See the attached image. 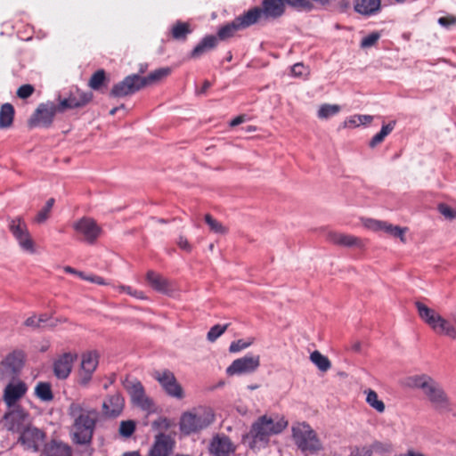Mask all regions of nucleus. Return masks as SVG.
I'll list each match as a JSON object with an SVG mask.
<instances>
[{
	"label": "nucleus",
	"instance_id": "nucleus-1",
	"mask_svg": "<svg viewBox=\"0 0 456 456\" xmlns=\"http://www.w3.org/2000/svg\"><path fill=\"white\" fill-rule=\"evenodd\" d=\"M68 414L73 420L70 433L73 443L80 445L91 444L99 420V411L85 407L82 403L72 402L69 405Z\"/></svg>",
	"mask_w": 456,
	"mask_h": 456
},
{
	"label": "nucleus",
	"instance_id": "nucleus-2",
	"mask_svg": "<svg viewBox=\"0 0 456 456\" xmlns=\"http://www.w3.org/2000/svg\"><path fill=\"white\" fill-rule=\"evenodd\" d=\"M406 384L411 388L421 389L436 410H450L451 403L446 393L430 376L425 374L411 376L407 379Z\"/></svg>",
	"mask_w": 456,
	"mask_h": 456
},
{
	"label": "nucleus",
	"instance_id": "nucleus-3",
	"mask_svg": "<svg viewBox=\"0 0 456 456\" xmlns=\"http://www.w3.org/2000/svg\"><path fill=\"white\" fill-rule=\"evenodd\" d=\"M216 415L208 406H197L182 413L179 429L184 436L197 434L214 423Z\"/></svg>",
	"mask_w": 456,
	"mask_h": 456
},
{
	"label": "nucleus",
	"instance_id": "nucleus-4",
	"mask_svg": "<svg viewBox=\"0 0 456 456\" xmlns=\"http://www.w3.org/2000/svg\"><path fill=\"white\" fill-rule=\"evenodd\" d=\"M288 422L282 417L264 415L259 417L253 424L249 431L253 443L266 444L270 436L281 433Z\"/></svg>",
	"mask_w": 456,
	"mask_h": 456
},
{
	"label": "nucleus",
	"instance_id": "nucleus-5",
	"mask_svg": "<svg viewBox=\"0 0 456 456\" xmlns=\"http://www.w3.org/2000/svg\"><path fill=\"white\" fill-rule=\"evenodd\" d=\"M418 314L421 320L427 323L435 333L456 338V318L453 322L442 317L434 309L429 308L425 304L418 301L415 303Z\"/></svg>",
	"mask_w": 456,
	"mask_h": 456
},
{
	"label": "nucleus",
	"instance_id": "nucleus-6",
	"mask_svg": "<svg viewBox=\"0 0 456 456\" xmlns=\"http://www.w3.org/2000/svg\"><path fill=\"white\" fill-rule=\"evenodd\" d=\"M292 436L297 447L305 452H316L322 448L315 431L305 422L292 427Z\"/></svg>",
	"mask_w": 456,
	"mask_h": 456
},
{
	"label": "nucleus",
	"instance_id": "nucleus-7",
	"mask_svg": "<svg viewBox=\"0 0 456 456\" xmlns=\"http://www.w3.org/2000/svg\"><path fill=\"white\" fill-rule=\"evenodd\" d=\"M152 377L159 383L168 396L176 399L184 397L183 389L171 370L167 369L157 370L152 372Z\"/></svg>",
	"mask_w": 456,
	"mask_h": 456
},
{
	"label": "nucleus",
	"instance_id": "nucleus-8",
	"mask_svg": "<svg viewBox=\"0 0 456 456\" xmlns=\"http://www.w3.org/2000/svg\"><path fill=\"white\" fill-rule=\"evenodd\" d=\"M8 227L22 249L34 252V241L22 217L9 218Z\"/></svg>",
	"mask_w": 456,
	"mask_h": 456
},
{
	"label": "nucleus",
	"instance_id": "nucleus-9",
	"mask_svg": "<svg viewBox=\"0 0 456 456\" xmlns=\"http://www.w3.org/2000/svg\"><path fill=\"white\" fill-rule=\"evenodd\" d=\"M28 418L27 411L20 405L12 407L0 419L2 428L9 432L20 433Z\"/></svg>",
	"mask_w": 456,
	"mask_h": 456
},
{
	"label": "nucleus",
	"instance_id": "nucleus-10",
	"mask_svg": "<svg viewBox=\"0 0 456 456\" xmlns=\"http://www.w3.org/2000/svg\"><path fill=\"white\" fill-rule=\"evenodd\" d=\"M76 233L88 244H94L102 233V228L90 217H82L73 224Z\"/></svg>",
	"mask_w": 456,
	"mask_h": 456
},
{
	"label": "nucleus",
	"instance_id": "nucleus-11",
	"mask_svg": "<svg viewBox=\"0 0 456 456\" xmlns=\"http://www.w3.org/2000/svg\"><path fill=\"white\" fill-rule=\"evenodd\" d=\"M24 365V354L21 351H13L0 362V379L14 378Z\"/></svg>",
	"mask_w": 456,
	"mask_h": 456
},
{
	"label": "nucleus",
	"instance_id": "nucleus-12",
	"mask_svg": "<svg viewBox=\"0 0 456 456\" xmlns=\"http://www.w3.org/2000/svg\"><path fill=\"white\" fill-rule=\"evenodd\" d=\"M260 366V356L247 354L234 360L226 369L229 376L243 375L255 372Z\"/></svg>",
	"mask_w": 456,
	"mask_h": 456
},
{
	"label": "nucleus",
	"instance_id": "nucleus-13",
	"mask_svg": "<svg viewBox=\"0 0 456 456\" xmlns=\"http://www.w3.org/2000/svg\"><path fill=\"white\" fill-rule=\"evenodd\" d=\"M143 87L144 85L141 76L137 74L129 75L113 86L110 95L112 97H125L134 94Z\"/></svg>",
	"mask_w": 456,
	"mask_h": 456
},
{
	"label": "nucleus",
	"instance_id": "nucleus-14",
	"mask_svg": "<svg viewBox=\"0 0 456 456\" xmlns=\"http://www.w3.org/2000/svg\"><path fill=\"white\" fill-rule=\"evenodd\" d=\"M56 112H60L59 105L55 106L53 103H41L37 108L33 116L29 118L28 125L30 127L38 126L47 127L52 124Z\"/></svg>",
	"mask_w": 456,
	"mask_h": 456
},
{
	"label": "nucleus",
	"instance_id": "nucleus-15",
	"mask_svg": "<svg viewBox=\"0 0 456 456\" xmlns=\"http://www.w3.org/2000/svg\"><path fill=\"white\" fill-rule=\"evenodd\" d=\"M98 354L96 352H87L82 354L81 368L78 372L77 383L86 387L92 379L93 373L98 366Z\"/></svg>",
	"mask_w": 456,
	"mask_h": 456
},
{
	"label": "nucleus",
	"instance_id": "nucleus-16",
	"mask_svg": "<svg viewBox=\"0 0 456 456\" xmlns=\"http://www.w3.org/2000/svg\"><path fill=\"white\" fill-rule=\"evenodd\" d=\"M93 99L91 92H85L78 88L71 91L69 97L60 101L59 111L62 112L67 109L81 108L88 104Z\"/></svg>",
	"mask_w": 456,
	"mask_h": 456
},
{
	"label": "nucleus",
	"instance_id": "nucleus-17",
	"mask_svg": "<svg viewBox=\"0 0 456 456\" xmlns=\"http://www.w3.org/2000/svg\"><path fill=\"white\" fill-rule=\"evenodd\" d=\"M208 450L212 456H230L234 453L236 446L229 436L217 434L212 437Z\"/></svg>",
	"mask_w": 456,
	"mask_h": 456
},
{
	"label": "nucleus",
	"instance_id": "nucleus-18",
	"mask_svg": "<svg viewBox=\"0 0 456 456\" xmlns=\"http://www.w3.org/2000/svg\"><path fill=\"white\" fill-rule=\"evenodd\" d=\"M123 385H124V387L126 388V390L130 395L132 401L135 404H137L142 408H146V407L150 406L151 402L147 398V396L145 395L144 387L139 380H137L135 379L126 378L124 380Z\"/></svg>",
	"mask_w": 456,
	"mask_h": 456
},
{
	"label": "nucleus",
	"instance_id": "nucleus-19",
	"mask_svg": "<svg viewBox=\"0 0 456 456\" xmlns=\"http://www.w3.org/2000/svg\"><path fill=\"white\" fill-rule=\"evenodd\" d=\"M45 435L37 428H28L20 432L19 442L26 450L37 452L41 443L45 440Z\"/></svg>",
	"mask_w": 456,
	"mask_h": 456
},
{
	"label": "nucleus",
	"instance_id": "nucleus-20",
	"mask_svg": "<svg viewBox=\"0 0 456 456\" xmlns=\"http://www.w3.org/2000/svg\"><path fill=\"white\" fill-rule=\"evenodd\" d=\"M28 386L25 382L19 380L15 383H9L4 390L3 400L8 408L15 407L16 403L27 393Z\"/></svg>",
	"mask_w": 456,
	"mask_h": 456
},
{
	"label": "nucleus",
	"instance_id": "nucleus-21",
	"mask_svg": "<svg viewBox=\"0 0 456 456\" xmlns=\"http://www.w3.org/2000/svg\"><path fill=\"white\" fill-rule=\"evenodd\" d=\"M77 354L65 353L59 356L53 362V373L59 379H66L72 370Z\"/></svg>",
	"mask_w": 456,
	"mask_h": 456
},
{
	"label": "nucleus",
	"instance_id": "nucleus-22",
	"mask_svg": "<svg viewBox=\"0 0 456 456\" xmlns=\"http://www.w3.org/2000/svg\"><path fill=\"white\" fill-rule=\"evenodd\" d=\"M125 400L119 393L110 395L102 403L103 413L108 417L118 416L124 408Z\"/></svg>",
	"mask_w": 456,
	"mask_h": 456
},
{
	"label": "nucleus",
	"instance_id": "nucleus-23",
	"mask_svg": "<svg viewBox=\"0 0 456 456\" xmlns=\"http://www.w3.org/2000/svg\"><path fill=\"white\" fill-rule=\"evenodd\" d=\"M173 440L169 436L159 434L156 436L154 444L151 449V456H169L173 449Z\"/></svg>",
	"mask_w": 456,
	"mask_h": 456
},
{
	"label": "nucleus",
	"instance_id": "nucleus-24",
	"mask_svg": "<svg viewBox=\"0 0 456 456\" xmlns=\"http://www.w3.org/2000/svg\"><path fill=\"white\" fill-rule=\"evenodd\" d=\"M45 456H72V448L67 443L53 439L44 448Z\"/></svg>",
	"mask_w": 456,
	"mask_h": 456
},
{
	"label": "nucleus",
	"instance_id": "nucleus-25",
	"mask_svg": "<svg viewBox=\"0 0 456 456\" xmlns=\"http://www.w3.org/2000/svg\"><path fill=\"white\" fill-rule=\"evenodd\" d=\"M367 225L368 227L371 228L374 231H383L386 233L390 234L391 236L395 238H400L402 241H404V233L406 229H403L399 226H395L386 222L376 220H370Z\"/></svg>",
	"mask_w": 456,
	"mask_h": 456
},
{
	"label": "nucleus",
	"instance_id": "nucleus-26",
	"mask_svg": "<svg viewBox=\"0 0 456 456\" xmlns=\"http://www.w3.org/2000/svg\"><path fill=\"white\" fill-rule=\"evenodd\" d=\"M263 16L265 18L276 19L284 12V0H263L262 3Z\"/></svg>",
	"mask_w": 456,
	"mask_h": 456
},
{
	"label": "nucleus",
	"instance_id": "nucleus-27",
	"mask_svg": "<svg viewBox=\"0 0 456 456\" xmlns=\"http://www.w3.org/2000/svg\"><path fill=\"white\" fill-rule=\"evenodd\" d=\"M380 0H354V9L356 12L371 16L380 10Z\"/></svg>",
	"mask_w": 456,
	"mask_h": 456
},
{
	"label": "nucleus",
	"instance_id": "nucleus-28",
	"mask_svg": "<svg viewBox=\"0 0 456 456\" xmlns=\"http://www.w3.org/2000/svg\"><path fill=\"white\" fill-rule=\"evenodd\" d=\"M263 16L262 9L260 7H254L249 9L243 14L236 17L237 23L241 29L247 28L251 25L256 24Z\"/></svg>",
	"mask_w": 456,
	"mask_h": 456
},
{
	"label": "nucleus",
	"instance_id": "nucleus-29",
	"mask_svg": "<svg viewBox=\"0 0 456 456\" xmlns=\"http://www.w3.org/2000/svg\"><path fill=\"white\" fill-rule=\"evenodd\" d=\"M217 45V37L210 35L205 37L191 51L190 57L198 59Z\"/></svg>",
	"mask_w": 456,
	"mask_h": 456
},
{
	"label": "nucleus",
	"instance_id": "nucleus-30",
	"mask_svg": "<svg viewBox=\"0 0 456 456\" xmlns=\"http://www.w3.org/2000/svg\"><path fill=\"white\" fill-rule=\"evenodd\" d=\"M148 283L157 291L167 293L169 290V282L159 273L149 271L146 274Z\"/></svg>",
	"mask_w": 456,
	"mask_h": 456
},
{
	"label": "nucleus",
	"instance_id": "nucleus-31",
	"mask_svg": "<svg viewBox=\"0 0 456 456\" xmlns=\"http://www.w3.org/2000/svg\"><path fill=\"white\" fill-rule=\"evenodd\" d=\"M191 32L190 23L182 20L175 21L170 28L171 37L177 41H185Z\"/></svg>",
	"mask_w": 456,
	"mask_h": 456
},
{
	"label": "nucleus",
	"instance_id": "nucleus-32",
	"mask_svg": "<svg viewBox=\"0 0 456 456\" xmlns=\"http://www.w3.org/2000/svg\"><path fill=\"white\" fill-rule=\"evenodd\" d=\"M15 110L11 103H4L0 108V128H9L13 123Z\"/></svg>",
	"mask_w": 456,
	"mask_h": 456
},
{
	"label": "nucleus",
	"instance_id": "nucleus-33",
	"mask_svg": "<svg viewBox=\"0 0 456 456\" xmlns=\"http://www.w3.org/2000/svg\"><path fill=\"white\" fill-rule=\"evenodd\" d=\"M171 72L172 69L169 67H166L155 69L146 77H142L144 87L161 81L163 78L168 77Z\"/></svg>",
	"mask_w": 456,
	"mask_h": 456
},
{
	"label": "nucleus",
	"instance_id": "nucleus-34",
	"mask_svg": "<svg viewBox=\"0 0 456 456\" xmlns=\"http://www.w3.org/2000/svg\"><path fill=\"white\" fill-rule=\"evenodd\" d=\"M363 393L366 395L365 401L370 407L374 409L379 413H383L385 411V403L382 400L379 398V395L376 391L369 388L364 390Z\"/></svg>",
	"mask_w": 456,
	"mask_h": 456
},
{
	"label": "nucleus",
	"instance_id": "nucleus-35",
	"mask_svg": "<svg viewBox=\"0 0 456 456\" xmlns=\"http://www.w3.org/2000/svg\"><path fill=\"white\" fill-rule=\"evenodd\" d=\"M35 395L43 402H51L53 399L51 384L48 382H38L35 387Z\"/></svg>",
	"mask_w": 456,
	"mask_h": 456
},
{
	"label": "nucleus",
	"instance_id": "nucleus-36",
	"mask_svg": "<svg viewBox=\"0 0 456 456\" xmlns=\"http://www.w3.org/2000/svg\"><path fill=\"white\" fill-rule=\"evenodd\" d=\"M238 30H241V28L237 23L236 19L232 22L221 27L217 32V40H225L235 35Z\"/></svg>",
	"mask_w": 456,
	"mask_h": 456
},
{
	"label": "nucleus",
	"instance_id": "nucleus-37",
	"mask_svg": "<svg viewBox=\"0 0 456 456\" xmlns=\"http://www.w3.org/2000/svg\"><path fill=\"white\" fill-rule=\"evenodd\" d=\"M395 126V121H391L387 125H383L380 131L371 138V140L369 142V146L370 148H374L379 143H381L384 141L385 137L393 131Z\"/></svg>",
	"mask_w": 456,
	"mask_h": 456
},
{
	"label": "nucleus",
	"instance_id": "nucleus-38",
	"mask_svg": "<svg viewBox=\"0 0 456 456\" xmlns=\"http://www.w3.org/2000/svg\"><path fill=\"white\" fill-rule=\"evenodd\" d=\"M310 360L322 372L328 371L331 367V363L328 357L322 354L317 350L314 351L310 354Z\"/></svg>",
	"mask_w": 456,
	"mask_h": 456
},
{
	"label": "nucleus",
	"instance_id": "nucleus-39",
	"mask_svg": "<svg viewBox=\"0 0 456 456\" xmlns=\"http://www.w3.org/2000/svg\"><path fill=\"white\" fill-rule=\"evenodd\" d=\"M107 77L105 71L103 69H98L92 75L88 82V86L93 90L98 91L105 85Z\"/></svg>",
	"mask_w": 456,
	"mask_h": 456
},
{
	"label": "nucleus",
	"instance_id": "nucleus-40",
	"mask_svg": "<svg viewBox=\"0 0 456 456\" xmlns=\"http://www.w3.org/2000/svg\"><path fill=\"white\" fill-rule=\"evenodd\" d=\"M341 107L338 104H323L318 110V117L322 119H327L340 112Z\"/></svg>",
	"mask_w": 456,
	"mask_h": 456
},
{
	"label": "nucleus",
	"instance_id": "nucleus-41",
	"mask_svg": "<svg viewBox=\"0 0 456 456\" xmlns=\"http://www.w3.org/2000/svg\"><path fill=\"white\" fill-rule=\"evenodd\" d=\"M205 221L213 232L224 234L228 232V229L216 220L210 214L205 216Z\"/></svg>",
	"mask_w": 456,
	"mask_h": 456
},
{
	"label": "nucleus",
	"instance_id": "nucleus-42",
	"mask_svg": "<svg viewBox=\"0 0 456 456\" xmlns=\"http://www.w3.org/2000/svg\"><path fill=\"white\" fill-rule=\"evenodd\" d=\"M54 204V199L51 198L49 199L45 206L37 213V215L35 217V222L37 224H42L45 221H46L49 217L50 212L52 210V208Z\"/></svg>",
	"mask_w": 456,
	"mask_h": 456
},
{
	"label": "nucleus",
	"instance_id": "nucleus-43",
	"mask_svg": "<svg viewBox=\"0 0 456 456\" xmlns=\"http://www.w3.org/2000/svg\"><path fill=\"white\" fill-rule=\"evenodd\" d=\"M136 424L134 420H123L119 425V435L123 437H130L135 431Z\"/></svg>",
	"mask_w": 456,
	"mask_h": 456
},
{
	"label": "nucleus",
	"instance_id": "nucleus-44",
	"mask_svg": "<svg viewBox=\"0 0 456 456\" xmlns=\"http://www.w3.org/2000/svg\"><path fill=\"white\" fill-rule=\"evenodd\" d=\"M228 326H229V324H225V325L216 324V325H214L209 330V331L208 332V335H207L208 339L209 341H211V342H214L222 334H224L225 332V330H227Z\"/></svg>",
	"mask_w": 456,
	"mask_h": 456
},
{
	"label": "nucleus",
	"instance_id": "nucleus-45",
	"mask_svg": "<svg viewBox=\"0 0 456 456\" xmlns=\"http://www.w3.org/2000/svg\"><path fill=\"white\" fill-rule=\"evenodd\" d=\"M379 37H380L379 33L372 32L362 39L360 45L362 48L371 47L378 42Z\"/></svg>",
	"mask_w": 456,
	"mask_h": 456
},
{
	"label": "nucleus",
	"instance_id": "nucleus-46",
	"mask_svg": "<svg viewBox=\"0 0 456 456\" xmlns=\"http://www.w3.org/2000/svg\"><path fill=\"white\" fill-rule=\"evenodd\" d=\"M34 92H35V87L32 85L25 84V85L20 86L18 88L16 94L20 99H27L29 96H31Z\"/></svg>",
	"mask_w": 456,
	"mask_h": 456
},
{
	"label": "nucleus",
	"instance_id": "nucleus-47",
	"mask_svg": "<svg viewBox=\"0 0 456 456\" xmlns=\"http://www.w3.org/2000/svg\"><path fill=\"white\" fill-rule=\"evenodd\" d=\"M251 345V342H245L242 339H239L231 343L229 346V351L231 353L240 352Z\"/></svg>",
	"mask_w": 456,
	"mask_h": 456
},
{
	"label": "nucleus",
	"instance_id": "nucleus-48",
	"mask_svg": "<svg viewBox=\"0 0 456 456\" xmlns=\"http://www.w3.org/2000/svg\"><path fill=\"white\" fill-rule=\"evenodd\" d=\"M438 210L446 218L453 219L456 217V212L446 204H440L438 206Z\"/></svg>",
	"mask_w": 456,
	"mask_h": 456
},
{
	"label": "nucleus",
	"instance_id": "nucleus-49",
	"mask_svg": "<svg viewBox=\"0 0 456 456\" xmlns=\"http://www.w3.org/2000/svg\"><path fill=\"white\" fill-rule=\"evenodd\" d=\"M437 21L442 27L449 28L451 26L456 25V16L447 15L440 17Z\"/></svg>",
	"mask_w": 456,
	"mask_h": 456
},
{
	"label": "nucleus",
	"instance_id": "nucleus-50",
	"mask_svg": "<svg viewBox=\"0 0 456 456\" xmlns=\"http://www.w3.org/2000/svg\"><path fill=\"white\" fill-rule=\"evenodd\" d=\"M349 456H371V452L366 447H355Z\"/></svg>",
	"mask_w": 456,
	"mask_h": 456
},
{
	"label": "nucleus",
	"instance_id": "nucleus-51",
	"mask_svg": "<svg viewBox=\"0 0 456 456\" xmlns=\"http://www.w3.org/2000/svg\"><path fill=\"white\" fill-rule=\"evenodd\" d=\"M177 244L180 248H182L187 252H190L191 250V246L190 245L188 240L183 236L179 237Z\"/></svg>",
	"mask_w": 456,
	"mask_h": 456
},
{
	"label": "nucleus",
	"instance_id": "nucleus-52",
	"mask_svg": "<svg viewBox=\"0 0 456 456\" xmlns=\"http://www.w3.org/2000/svg\"><path fill=\"white\" fill-rule=\"evenodd\" d=\"M305 68L302 63H296L291 68V73L295 77H300L304 74Z\"/></svg>",
	"mask_w": 456,
	"mask_h": 456
},
{
	"label": "nucleus",
	"instance_id": "nucleus-53",
	"mask_svg": "<svg viewBox=\"0 0 456 456\" xmlns=\"http://www.w3.org/2000/svg\"><path fill=\"white\" fill-rule=\"evenodd\" d=\"M328 240L335 244L342 243V236L338 233L330 232L327 236Z\"/></svg>",
	"mask_w": 456,
	"mask_h": 456
},
{
	"label": "nucleus",
	"instance_id": "nucleus-54",
	"mask_svg": "<svg viewBox=\"0 0 456 456\" xmlns=\"http://www.w3.org/2000/svg\"><path fill=\"white\" fill-rule=\"evenodd\" d=\"M25 325L28 326V327L39 328L38 322H37V317L35 316V315L31 316V317H28L25 321Z\"/></svg>",
	"mask_w": 456,
	"mask_h": 456
},
{
	"label": "nucleus",
	"instance_id": "nucleus-55",
	"mask_svg": "<svg viewBox=\"0 0 456 456\" xmlns=\"http://www.w3.org/2000/svg\"><path fill=\"white\" fill-rule=\"evenodd\" d=\"M354 118H357L360 125H365L370 123L372 120V117L369 115H358Z\"/></svg>",
	"mask_w": 456,
	"mask_h": 456
},
{
	"label": "nucleus",
	"instance_id": "nucleus-56",
	"mask_svg": "<svg viewBox=\"0 0 456 456\" xmlns=\"http://www.w3.org/2000/svg\"><path fill=\"white\" fill-rule=\"evenodd\" d=\"M357 238L350 235H344V246H353L356 244Z\"/></svg>",
	"mask_w": 456,
	"mask_h": 456
},
{
	"label": "nucleus",
	"instance_id": "nucleus-57",
	"mask_svg": "<svg viewBox=\"0 0 456 456\" xmlns=\"http://www.w3.org/2000/svg\"><path fill=\"white\" fill-rule=\"evenodd\" d=\"M86 281H91V282H94L96 284H100V285L105 284L103 278L101 276H97V275L90 276V278H86Z\"/></svg>",
	"mask_w": 456,
	"mask_h": 456
},
{
	"label": "nucleus",
	"instance_id": "nucleus-58",
	"mask_svg": "<svg viewBox=\"0 0 456 456\" xmlns=\"http://www.w3.org/2000/svg\"><path fill=\"white\" fill-rule=\"evenodd\" d=\"M356 116L351 117L347 121L345 122V126H357L360 125L357 118H354Z\"/></svg>",
	"mask_w": 456,
	"mask_h": 456
},
{
	"label": "nucleus",
	"instance_id": "nucleus-59",
	"mask_svg": "<svg viewBox=\"0 0 456 456\" xmlns=\"http://www.w3.org/2000/svg\"><path fill=\"white\" fill-rule=\"evenodd\" d=\"M49 320V317L47 314H41L40 316L37 317V322H38V326L39 328L40 327H44V324Z\"/></svg>",
	"mask_w": 456,
	"mask_h": 456
},
{
	"label": "nucleus",
	"instance_id": "nucleus-60",
	"mask_svg": "<svg viewBox=\"0 0 456 456\" xmlns=\"http://www.w3.org/2000/svg\"><path fill=\"white\" fill-rule=\"evenodd\" d=\"M243 121H244V117H243V116H238V117H236L235 118H233V119L231 121L230 125H231L232 126H235L240 125V123H242Z\"/></svg>",
	"mask_w": 456,
	"mask_h": 456
},
{
	"label": "nucleus",
	"instance_id": "nucleus-61",
	"mask_svg": "<svg viewBox=\"0 0 456 456\" xmlns=\"http://www.w3.org/2000/svg\"><path fill=\"white\" fill-rule=\"evenodd\" d=\"M154 425H159L167 429L169 428V420L167 419H162L159 421H155Z\"/></svg>",
	"mask_w": 456,
	"mask_h": 456
},
{
	"label": "nucleus",
	"instance_id": "nucleus-62",
	"mask_svg": "<svg viewBox=\"0 0 456 456\" xmlns=\"http://www.w3.org/2000/svg\"><path fill=\"white\" fill-rule=\"evenodd\" d=\"M400 456H425L423 453L409 450L406 453L400 454Z\"/></svg>",
	"mask_w": 456,
	"mask_h": 456
},
{
	"label": "nucleus",
	"instance_id": "nucleus-63",
	"mask_svg": "<svg viewBox=\"0 0 456 456\" xmlns=\"http://www.w3.org/2000/svg\"><path fill=\"white\" fill-rule=\"evenodd\" d=\"M131 296L140 299L145 298L143 292L136 289H134Z\"/></svg>",
	"mask_w": 456,
	"mask_h": 456
},
{
	"label": "nucleus",
	"instance_id": "nucleus-64",
	"mask_svg": "<svg viewBox=\"0 0 456 456\" xmlns=\"http://www.w3.org/2000/svg\"><path fill=\"white\" fill-rule=\"evenodd\" d=\"M131 296L140 299L145 298L143 292L136 289H134Z\"/></svg>",
	"mask_w": 456,
	"mask_h": 456
}]
</instances>
